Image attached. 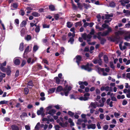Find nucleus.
Instances as JSON below:
<instances>
[{"label":"nucleus","instance_id":"1","mask_svg":"<svg viewBox=\"0 0 130 130\" xmlns=\"http://www.w3.org/2000/svg\"><path fill=\"white\" fill-rule=\"evenodd\" d=\"M71 89L72 87L71 86L68 87V85H66L64 88L61 86H59L57 88L56 92L57 93L62 91L63 92H60L61 95L62 96L64 95L66 96H67L69 93V91L71 90Z\"/></svg>","mask_w":130,"mask_h":130},{"label":"nucleus","instance_id":"2","mask_svg":"<svg viewBox=\"0 0 130 130\" xmlns=\"http://www.w3.org/2000/svg\"><path fill=\"white\" fill-rule=\"evenodd\" d=\"M103 55V53L102 52L99 53L98 55V57L99 58V59L98 58H94L92 60V62L94 64H96L98 63L100 65H101L102 64V61L101 58Z\"/></svg>","mask_w":130,"mask_h":130},{"label":"nucleus","instance_id":"3","mask_svg":"<svg viewBox=\"0 0 130 130\" xmlns=\"http://www.w3.org/2000/svg\"><path fill=\"white\" fill-rule=\"evenodd\" d=\"M88 65V62L85 65H82L81 66V68L82 69L87 70L88 72H90L91 71L92 69L91 68L89 67Z\"/></svg>","mask_w":130,"mask_h":130},{"label":"nucleus","instance_id":"4","mask_svg":"<svg viewBox=\"0 0 130 130\" xmlns=\"http://www.w3.org/2000/svg\"><path fill=\"white\" fill-rule=\"evenodd\" d=\"M78 84L80 85L79 88L82 89H84L85 88V86H87L88 84L86 81H80L78 82Z\"/></svg>","mask_w":130,"mask_h":130},{"label":"nucleus","instance_id":"5","mask_svg":"<svg viewBox=\"0 0 130 130\" xmlns=\"http://www.w3.org/2000/svg\"><path fill=\"white\" fill-rule=\"evenodd\" d=\"M82 59V57L79 55H77L76 57L74 59H76V62L77 63L78 65H79L80 62L81 61Z\"/></svg>","mask_w":130,"mask_h":130},{"label":"nucleus","instance_id":"6","mask_svg":"<svg viewBox=\"0 0 130 130\" xmlns=\"http://www.w3.org/2000/svg\"><path fill=\"white\" fill-rule=\"evenodd\" d=\"M120 36H115L113 38H111L110 40L112 42L116 41L118 43L120 41Z\"/></svg>","mask_w":130,"mask_h":130},{"label":"nucleus","instance_id":"7","mask_svg":"<svg viewBox=\"0 0 130 130\" xmlns=\"http://www.w3.org/2000/svg\"><path fill=\"white\" fill-rule=\"evenodd\" d=\"M6 72L7 75L8 76H10L11 75V67L10 66H8L7 67V68Z\"/></svg>","mask_w":130,"mask_h":130},{"label":"nucleus","instance_id":"8","mask_svg":"<svg viewBox=\"0 0 130 130\" xmlns=\"http://www.w3.org/2000/svg\"><path fill=\"white\" fill-rule=\"evenodd\" d=\"M68 124V121H66L64 123H62L61 122L59 123V125L63 128L67 127V125Z\"/></svg>","mask_w":130,"mask_h":130},{"label":"nucleus","instance_id":"9","mask_svg":"<svg viewBox=\"0 0 130 130\" xmlns=\"http://www.w3.org/2000/svg\"><path fill=\"white\" fill-rule=\"evenodd\" d=\"M56 110L54 109H52L50 110L48 112V113L51 116H53L56 113Z\"/></svg>","mask_w":130,"mask_h":130},{"label":"nucleus","instance_id":"10","mask_svg":"<svg viewBox=\"0 0 130 130\" xmlns=\"http://www.w3.org/2000/svg\"><path fill=\"white\" fill-rule=\"evenodd\" d=\"M124 33L123 31L120 30H119L118 32H115V36H119V35H122Z\"/></svg>","mask_w":130,"mask_h":130},{"label":"nucleus","instance_id":"11","mask_svg":"<svg viewBox=\"0 0 130 130\" xmlns=\"http://www.w3.org/2000/svg\"><path fill=\"white\" fill-rule=\"evenodd\" d=\"M11 128L12 130H20L19 127L15 125H12Z\"/></svg>","mask_w":130,"mask_h":130},{"label":"nucleus","instance_id":"12","mask_svg":"<svg viewBox=\"0 0 130 130\" xmlns=\"http://www.w3.org/2000/svg\"><path fill=\"white\" fill-rule=\"evenodd\" d=\"M0 74L2 75H0V83L1 82L3 79V78L5 77L6 76V74L0 72Z\"/></svg>","mask_w":130,"mask_h":130},{"label":"nucleus","instance_id":"13","mask_svg":"<svg viewBox=\"0 0 130 130\" xmlns=\"http://www.w3.org/2000/svg\"><path fill=\"white\" fill-rule=\"evenodd\" d=\"M104 60L105 63H107L108 62V59L107 56L104 55Z\"/></svg>","mask_w":130,"mask_h":130},{"label":"nucleus","instance_id":"14","mask_svg":"<svg viewBox=\"0 0 130 130\" xmlns=\"http://www.w3.org/2000/svg\"><path fill=\"white\" fill-rule=\"evenodd\" d=\"M27 24V22L25 21H23L20 24V26L21 27H22L25 26Z\"/></svg>","mask_w":130,"mask_h":130},{"label":"nucleus","instance_id":"15","mask_svg":"<svg viewBox=\"0 0 130 130\" xmlns=\"http://www.w3.org/2000/svg\"><path fill=\"white\" fill-rule=\"evenodd\" d=\"M109 6L113 8L115 7L116 6V3L113 1H111L109 3Z\"/></svg>","mask_w":130,"mask_h":130},{"label":"nucleus","instance_id":"16","mask_svg":"<svg viewBox=\"0 0 130 130\" xmlns=\"http://www.w3.org/2000/svg\"><path fill=\"white\" fill-rule=\"evenodd\" d=\"M31 14L35 17H39L40 15L37 12L35 11L32 12Z\"/></svg>","mask_w":130,"mask_h":130},{"label":"nucleus","instance_id":"17","mask_svg":"<svg viewBox=\"0 0 130 130\" xmlns=\"http://www.w3.org/2000/svg\"><path fill=\"white\" fill-rule=\"evenodd\" d=\"M105 19H106L110 20L111 18H110V17H113V15L112 14H105Z\"/></svg>","mask_w":130,"mask_h":130},{"label":"nucleus","instance_id":"18","mask_svg":"<svg viewBox=\"0 0 130 130\" xmlns=\"http://www.w3.org/2000/svg\"><path fill=\"white\" fill-rule=\"evenodd\" d=\"M24 43L23 42L21 43L20 44L19 50L21 51L24 50Z\"/></svg>","mask_w":130,"mask_h":130},{"label":"nucleus","instance_id":"19","mask_svg":"<svg viewBox=\"0 0 130 130\" xmlns=\"http://www.w3.org/2000/svg\"><path fill=\"white\" fill-rule=\"evenodd\" d=\"M49 9L51 11H54L55 10V6L53 5H50L49 6Z\"/></svg>","mask_w":130,"mask_h":130},{"label":"nucleus","instance_id":"20","mask_svg":"<svg viewBox=\"0 0 130 130\" xmlns=\"http://www.w3.org/2000/svg\"><path fill=\"white\" fill-rule=\"evenodd\" d=\"M20 61L19 59H15L14 62V64L17 65H19L20 63Z\"/></svg>","mask_w":130,"mask_h":130},{"label":"nucleus","instance_id":"21","mask_svg":"<svg viewBox=\"0 0 130 130\" xmlns=\"http://www.w3.org/2000/svg\"><path fill=\"white\" fill-rule=\"evenodd\" d=\"M55 89H56L55 88H52L49 89L48 92L50 93H52L54 92Z\"/></svg>","mask_w":130,"mask_h":130},{"label":"nucleus","instance_id":"22","mask_svg":"<svg viewBox=\"0 0 130 130\" xmlns=\"http://www.w3.org/2000/svg\"><path fill=\"white\" fill-rule=\"evenodd\" d=\"M74 41V38L72 37L70 38L69 40L68 41V42H70L71 44H73Z\"/></svg>","mask_w":130,"mask_h":130},{"label":"nucleus","instance_id":"23","mask_svg":"<svg viewBox=\"0 0 130 130\" xmlns=\"http://www.w3.org/2000/svg\"><path fill=\"white\" fill-rule=\"evenodd\" d=\"M59 15L57 13L54 15V17L56 20H58L59 19Z\"/></svg>","mask_w":130,"mask_h":130},{"label":"nucleus","instance_id":"24","mask_svg":"<svg viewBox=\"0 0 130 130\" xmlns=\"http://www.w3.org/2000/svg\"><path fill=\"white\" fill-rule=\"evenodd\" d=\"M7 67L6 68L5 67H3L2 66H0V69L3 72H6V69H7Z\"/></svg>","mask_w":130,"mask_h":130},{"label":"nucleus","instance_id":"25","mask_svg":"<svg viewBox=\"0 0 130 130\" xmlns=\"http://www.w3.org/2000/svg\"><path fill=\"white\" fill-rule=\"evenodd\" d=\"M100 41V43L102 45H104L106 42V40L105 38H102Z\"/></svg>","mask_w":130,"mask_h":130},{"label":"nucleus","instance_id":"26","mask_svg":"<svg viewBox=\"0 0 130 130\" xmlns=\"http://www.w3.org/2000/svg\"><path fill=\"white\" fill-rule=\"evenodd\" d=\"M71 3L72 4V5L73 9H76L77 8V6L75 4H74V2L73 0H71Z\"/></svg>","mask_w":130,"mask_h":130},{"label":"nucleus","instance_id":"27","mask_svg":"<svg viewBox=\"0 0 130 130\" xmlns=\"http://www.w3.org/2000/svg\"><path fill=\"white\" fill-rule=\"evenodd\" d=\"M83 5L84 6V8L86 9H88V8L90 7V6L89 4H86L85 3H84Z\"/></svg>","mask_w":130,"mask_h":130},{"label":"nucleus","instance_id":"28","mask_svg":"<svg viewBox=\"0 0 130 130\" xmlns=\"http://www.w3.org/2000/svg\"><path fill=\"white\" fill-rule=\"evenodd\" d=\"M67 26L69 28H70L72 27L73 25V24L69 22H67Z\"/></svg>","mask_w":130,"mask_h":130},{"label":"nucleus","instance_id":"29","mask_svg":"<svg viewBox=\"0 0 130 130\" xmlns=\"http://www.w3.org/2000/svg\"><path fill=\"white\" fill-rule=\"evenodd\" d=\"M40 30V26L39 25H38L36 27L35 31L37 33H38Z\"/></svg>","mask_w":130,"mask_h":130},{"label":"nucleus","instance_id":"30","mask_svg":"<svg viewBox=\"0 0 130 130\" xmlns=\"http://www.w3.org/2000/svg\"><path fill=\"white\" fill-rule=\"evenodd\" d=\"M68 115L72 117H73L74 116V113L70 111H69L68 112Z\"/></svg>","mask_w":130,"mask_h":130},{"label":"nucleus","instance_id":"31","mask_svg":"<svg viewBox=\"0 0 130 130\" xmlns=\"http://www.w3.org/2000/svg\"><path fill=\"white\" fill-rule=\"evenodd\" d=\"M55 79L56 83L57 84H59L60 81V79L57 77H55Z\"/></svg>","mask_w":130,"mask_h":130},{"label":"nucleus","instance_id":"32","mask_svg":"<svg viewBox=\"0 0 130 130\" xmlns=\"http://www.w3.org/2000/svg\"><path fill=\"white\" fill-rule=\"evenodd\" d=\"M82 37L83 39L85 40H86L87 38V34L85 33L84 34H83L82 35Z\"/></svg>","mask_w":130,"mask_h":130},{"label":"nucleus","instance_id":"33","mask_svg":"<svg viewBox=\"0 0 130 130\" xmlns=\"http://www.w3.org/2000/svg\"><path fill=\"white\" fill-rule=\"evenodd\" d=\"M24 94H27L29 92V90L27 88H25L24 89Z\"/></svg>","mask_w":130,"mask_h":130},{"label":"nucleus","instance_id":"34","mask_svg":"<svg viewBox=\"0 0 130 130\" xmlns=\"http://www.w3.org/2000/svg\"><path fill=\"white\" fill-rule=\"evenodd\" d=\"M27 85L28 86H30L33 87L34 86V85L33 84L32 81L30 80L28 83Z\"/></svg>","mask_w":130,"mask_h":130},{"label":"nucleus","instance_id":"35","mask_svg":"<svg viewBox=\"0 0 130 130\" xmlns=\"http://www.w3.org/2000/svg\"><path fill=\"white\" fill-rule=\"evenodd\" d=\"M81 21H80L75 23V26L76 27H77L81 25Z\"/></svg>","mask_w":130,"mask_h":130},{"label":"nucleus","instance_id":"36","mask_svg":"<svg viewBox=\"0 0 130 130\" xmlns=\"http://www.w3.org/2000/svg\"><path fill=\"white\" fill-rule=\"evenodd\" d=\"M123 12L124 13H126L127 15H130V10L129 11L128 10H126L125 9H124Z\"/></svg>","mask_w":130,"mask_h":130},{"label":"nucleus","instance_id":"37","mask_svg":"<svg viewBox=\"0 0 130 130\" xmlns=\"http://www.w3.org/2000/svg\"><path fill=\"white\" fill-rule=\"evenodd\" d=\"M21 34L22 36H23L25 34V30L24 28H22L21 30Z\"/></svg>","mask_w":130,"mask_h":130},{"label":"nucleus","instance_id":"38","mask_svg":"<svg viewBox=\"0 0 130 130\" xmlns=\"http://www.w3.org/2000/svg\"><path fill=\"white\" fill-rule=\"evenodd\" d=\"M40 125V123L39 122L38 123L35 127V129L38 130L39 128V126Z\"/></svg>","mask_w":130,"mask_h":130},{"label":"nucleus","instance_id":"39","mask_svg":"<svg viewBox=\"0 0 130 130\" xmlns=\"http://www.w3.org/2000/svg\"><path fill=\"white\" fill-rule=\"evenodd\" d=\"M12 6L13 8L15 9H17L18 6V4L15 3H13Z\"/></svg>","mask_w":130,"mask_h":130},{"label":"nucleus","instance_id":"40","mask_svg":"<svg viewBox=\"0 0 130 130\" xmlns=\"http://www.w3.org/2000/svg\"><path fill=\"white\" fill-rule=\"evenodd\" d=\"M26 63V60H23L21 65V67H23L24 65Z\"/></svg>","mask_w":130,"mask_h":130},{"label":"nucleus","instance_id":"41","mask_svg":"<svg viewBox=\"0 0 130 130\" xmlns=\"http://www.w3.org/2000/svg\"><path fill=\"white\" fill-rule=\"evenodd\" d=\"M29 46H27L26 48L25 49L24 51V54L25 53L27 54V53L29 52Z\"/></svg>","mask_w":130,"mask_h":130},{"label":"nucleus","instance_id":"42","mask_svg":"<svg viewBox=\"0 0 130 130\" xmlns=\"http://www.w3.org/2000/svg\"><path fill=\"white\" fill-rule=\"evenodd\" d=\"M25 39L27 41L30 40L31 39V37L29 35H27L26 37L25 38Z\"/></svg>","mask_w":130,"mask_h":130},{"label":"nucleus","instance_id":"43","mask_svg":"<svg viewBox=\"0 0 130 130\" xmlns=\"http://www.w3.org/2000/svg\"><path fill=\"white\" fill-rule=\"evenodd\" d=\"M50 25H47L46 24H44L43 25V28H49L50 27Z\"/></svg>","mask_w":130,"mask_h":130},{"label":"nucleus","instance_id":"44","mask_svg":"<svg viewBox=\"0 0 130 130\" xmlns=\"http://www.w3.org/2000/svg\"><path fill=\"white\" fill-rule=\"evenodd\" d=\"M110 67L112 69H114L115 67L114 66V64L113 62L112 61H110Z\"/></svg>","mask_w":130,"mask_h":130},{"label":"nucleus","instance_id":"45","mask_svg":"<svg viewBox=\"0 0 130 130\" xmlns=\"http://www.w3.org/2000/svg\"><path fill=\"white\" fill-rule=\"evenodd\" d=\"M107 28V30L105 31L106 32H107V34H108L110 32H111L112 31V30L111 28L110 27H108Z\"/></svg>","mask_w":130,"mask_h":130},{"label":"nucleus","instance_id":"46","mask_svg":"<svg viewBox=\"0 0 130 130\" xmlns=\"http://www.w3.org/2000/svg\"><path fill=\"white\" fill-rule=\"evenodd\" d=\"M38 49V46L37 45H35L33 48V50L35 52Z\"/></svg>","mask_w":130,"mask_h":130},{"label":"nucleus","instance_id":"47","mask_svg":"<svg viewBox=\"0 0 130 130\" xmlns=\"http://www.w3.org/2000/svg\"><path fill=\"white\" fill-rule=\"evenodd\" d=\"M27 113L25 112L22 113V115L20 116V117L22 118V117H27Z\"/></svg>","mask_w":130,"mask_h":130},{"label":"nucleus","instance_id":"48","mask_svg":"<svg viewBox=\"0 0 130 130\" xmlns=\"http://www.w3.org/2000/svg\"><path fill=\"white\" fill-rule=\"evenodd\" d=\"M83 122V120L81 119H79L77 120V124L78 125H80L81 123Z\"/></svg>","mask_w":130,"mask_h":130},{"label":"nucleus","instance_id":"49","mask_svg":"<svg viewBox=\"0 0 130 130\" xmlns=\"http://www.w3.org/2000/svg\"><path fill=\"white\" fill-rule=\"evenodd\" d=\"M8 101L5 100L2 101L0 102V104H7V103Z\"/></svg>","mask_w":130,"mask_h":130},{"label":"nucleus","instance_id":"50","mask_svg":"<svg viewBox=\"0 0 130 130\" xmlns=\"http://www.w3.org/2000/svg\"><path fill=\"white\" fill-rule=\"evenodd\" d=\"M124 39L127 41H128V39H130V34H129L128 36H125Z\"/></svg>","mask_w":130,"mask_h":130},{"label":"nucleus","instance_id":"51","mask_svg":"<svg viewBox=\"0 0 130 130\" xmlns=\"http://www.w3.org/2000/svg\"><path fill=\"white\" fill-rule=\"evenodd\" d=\"M32 70L33 71L36 72L38 71V70L36 66H34L33 67Z\"/></svg>","mask_w":130,"mask_h":130},{"label":"nucleus","instance_id":"52","mask_svg":"<svg viewBox=\"0 0 130 130\" xmlns=\"http://www.w3.org/2000/svg\"><path fill=\"white\" fill-rule=\"evenodd\" d=\"M20 14L23 16L24 15L25 13L24 10H20V12H19Z\"/></svg>","mask_w":130,"mask_h":130},{"label":"nucleus","instance_id":"53","mask_svg":"<svg viewBox=\"0 0 130 130\" xmlns=\"http://www.w3.org/2000/svg\"><path fill=\"white\" fill-rule=\"evenodd\" d=\"M95 92L96 95L100 94V90L98 88L96 89L95 90Z\"/></svg>","mask_w":130,"mask_h":130},{"label":"nucleus","instance_id":"54","mask_svg":"<svg viewBox=\"0 0 130 130\" xmlns=\"http://www.w3.org/2000/svg\"><path fill=\"white\" fill-rule=\"evenodd\" d=\"M78 7L80 9L82 10V8L83 6L81 5L80 3H78L77 4Z\"/></svg>","mask_w":130,"mask_h":130},{"label":"nucleus","instance_id":"55","mask_svg":"<svg viewBox=\"0 0 130 130\" xmlns=\"http://www.w3.org/2000/svg\"><path fill=\"white\" fill-rule=\"evenodd\" d=\"M54 127L55 130H59V129L60 128V127L58 125H55Z\"/></svg>","mask_w":130,"mask_h":130},{"label":"nucleus","instance_id":"56","mask_svg":"<svg viewBox=\"0 0 130 130\" xmlns=\"http://www.w3.org/2000/svg\"><path fill=\"white\" fill-rule=\"evenodd\" d=\"M67 35H63L61 37L63 41H65L67 39Z\"/></svg>","mask_w":130,"mask_h":130},{"label":"nucleus","instance_id":"57","mask_svg":"<svg viewBox=\"0 0 130 130\" xmlns=\"http://www.w3.org/2000/svg\"><path fill=\"white\" fill-rule=\"evenodd\" d=\"M102 27L104 28H107L108 27V25L105 23H104L102 25Z\"/></svg>","mask_w":130,"mask_h":130},{"label":"nucleus","instance_id":"58","mask_svg":"<svg viewBox=\"0 0 130 130\" xmlns=\"http://www.w3.org/2000/svg\"><path fill=\"white\" fill-rule=\"evenodd\" d=\"M90 106L91 107H93L94 109L96 108V106L95 104L93 102H91L90 104Z\"/></svg>","mask_w":130,"mask_h":130},{"label":"nucleus","instance_id":"59","mask_svg":"<svg viewBox=\"0 0 130 130\" xmlns=\"http://www.w3.org/2000/svg\"><path fill=\"white\" fill-rule=\"evenodd\" d=\"M114 115L115 117L118 118V117L120 115V114L118 113L115 112L114 113Z\"/></svg>","mask_w":130,"mask_h":130},{"label":"nucleus","instance_id":"60","mask_svg":"<svg viewBox=\"0 0 130 130\" xmlns=\"http://www.w3.org/2000/svg\"><path fill=\"white\" fill-rule=\"evenodd\" d=\"M19 75V71L18 70H17L15 74V77H18Z\"/></svg>","mask_w":130,"mask_h":130},{"label":"nucleus","instance_id":"61","mask_svg":"<svg viewBox=\"0 0 130 130\" xmlns=\"http://www.w3.org/2000/svg\"><path fill=\"white\" fill-rule=\"evenodd\" d=\"M0 66H2L3 67H4L6 66V61H4V62L2 63H0Z\"/></svg>","mask_w":130,"mask_h":130},{"label":"nucleus","instance_id":"62","mask_svg":"<svg viewBox=\"0 0 130 130\" xmlns=\"http://www.w3.org/2000/svg\"><path fill=\"white\" fill-rule=\"evenodd\" d=\"M15 23L16 24H17L18 25H17V26H18L19 24V20L18 19H16L14 20Z\"/></svg>","mask_w":130,"mask_h":130},{"label":"nucleus","instance_id":"63","mask_svg":"<svg viewBox=\"0 0 130 130\" xmlns=\"http://www.w3.org/2000/svg\"><path fill=\"white\" fill-rule=\"evenodd\" d=\"M37 68L38 70H41L42 69V67L41 64H37Z\"/></svg>","mask_w":130,"mask_h":130},{"label":"nucleus","instance_id":"64","mask_svg":"<svg viewBox=\"0 0 130 130\" xmlns=\"http://www.w3.org/2000/svg\"><path fill=\"white\" fill-rule=\"evenodd\" d=\"M85 90L84 91H85V92H88L90 90L89 88L88 87H85Z\"/></svg>","mask_w":130,"mask_h":130}]
</instances>
